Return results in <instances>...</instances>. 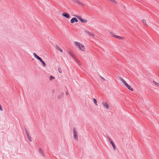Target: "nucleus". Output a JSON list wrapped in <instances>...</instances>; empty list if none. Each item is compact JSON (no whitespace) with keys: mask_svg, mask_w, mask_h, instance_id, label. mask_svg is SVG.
<instances>
[{"mask_svg":"<svg viewBox=\"0 0 159 159\" xmlns=\"http://www.w3.org/2000/svg\"><path fill=\"white\" fill-rule=\"evenodd\" d=\"M74 44L76 46L79 48V49L82 51L85 52V48L84 45L78 42H75Z\"/></svg>","mask_w":159,"mask_h":159,"instance_id":"1","label":"nucleus"},{"mask_svg":"<svg viewBox=\"0 0 159 159\" xmlns=\"http://www.w3.org/2000/svg\"><path fill=\"white\" fill-rule=\"evenodd\" d=\"M80 32L81 34H83L85 33L86 34H88L89 36H91L93 37H95V34H94L91 33V32H89L88 31H87L84 29L80 30Z\"/></svg>","mask_w":159,"mask_h":159,"instance_id":"2","label":"nucleus"},{"mask_svg":"<svg viewBox=\"0 0 159 159\" xmlns=\"http://www.w3.org/2000/svg\"><path fill=\"white\" fill-rule=\"evenodd\" d=\"M33 55L35 58L40 61L42 64L43 67H44L46 66V64L45 62L42 60L41 57L38 56L35 53H33Z\"/></svg>","mask_w":159,"mask_h":159,"instance_id":"3","label":"nucleus"},{"mask_svg":"<svg viewBox=\"0 0 159 159\" xmlns=\"http://www.w3.org/2000/svg\"><path fill=\"white\" fill-rule=\"evenodd\" d=\"M121 81L122 82V83L126 86L127 88L130 91H133V89L129 85H128L126 82L122 78L121 79Z\"/></svg>","mask_w":159,"mask_h":159,"instance_id":"4","label":"nucleus"},{"mask_svg":"<svg viewBox=\"0 0 159 159\" xmlns=\"http://www.w3.org/2000/svg\"><path fill=\"white\" fill-rule=\"evenodd\" d=\"M73 138L74 139L77 141L78 140V136L77 134V132L75 128H73Z\"/></svg>","mask_w":159,"mask_h":159,"instance_id":"5","label":"nucleus"},{"mask_svg":"<svg viewBox=\"0 0 159 159\" xmlns=\"http://www.w3.org/2000/svg\"><path fill=\"white\" fill-rule=\"evenodd\" d=\"M110 34L113 37L117 38L119 39L123 40L124 39H125L123 37H121V36L117 35L113 32H111Z\"/></svg>","mask_w":159,"mask_h":159,"instance_id":"6","label":"nucleus"},{"mask_svg":"<svg viewBox=\"0 0 159 159\" xmlns=\"http://www.w3.org/2000/svg\"><path fill=\"white\" fill-rule=\"evenodd\" d=\"M61 15L62 16L68 19H70V16L68 13L63 12L61 14Z\"/></svg>","mask_w":159,"mask_h":159,"instance_id":"7","label":"nucleus"},{"mask_svg":"<svg viewBox=\"0 0 159 159\" xmlns=\"http://www.w3.org/2000/svg\"><path fill=\"white\" fill-rule=\"evenodd\" d=\"M73 16H75V17L73 18L70 20H77V19L79 20H84L83 18L80 16L74 15Z\"/></svg>","mask_w":159,"mask_h":159,"instance_id":"8","label":"nucleus"},{"mask_svg":"<svg viewBox=\"0 0 159 159\" xmlns=\"http://www.w3.org/2000/svg\"><path fill=\"white\" fill-rule=\"evenodd\" d=\"M102 104L104 107L106 109H108L109 108V106L107 102H102Z\"/></svg>","mask_w":159,"mask_h":159,"instance_id":"9","label":"nucleus"},{"mask_svg":"<svg viewBox=\"0 0 159 159\" xmlns=\"http://www.w3.org/2000/svg\"><path fill=\"white\" fill-rule=\"evenodd\" d=\"M68 52L69 54L71 56V57L73 58L75 57V55L74 52L71 51V50H69L68 51Z\"/></svg>","mask_w":159,"mask_h":159,"instance_id":"10","label":"nucleus"},{"mask_svg":"<svg viewBox=\"0 0 159 159\" xmlns=\"http://www.w3.org/2000/svg\"><path fill=\"white\" fill-rule=\"evenodd\" d=\"M74 2L81 6H84V5L79 0H74Z\"/></svg>","mask_w":159,"mask_h":159,"instance_id":"11","label":"nucleus"},{"mask_svg":"<svg viewBox=\"0 0 159 159\" xmlns=\"http://www.w3.org/2000/svg\"><path fill=\"white\" fill-rule=\"evenodd\" d=\"M109 140L110 141V143L112 145L113 148L114 149V150H115L116 147L115 145V144H114L113 141L111 139H109Z\"/></svg>","mask_w":159,"mask_h":159,"instance_id":"12","label":"nucleus"},{"mask_svg":"<svg viewBox=\"0 0 159 159\" xmlns=\"http://www.w3.org/2000/svg\"><path fill=\"white\" fill-rule=\"evenodd\" d=\"M73 59L79 64L80 65V61L78 59L76 58V56L75 57V58H74Z\"/></svg>","mask_w":159,"mask_h":159,"instance_id":"13","label":"nucleus"},{"mask_svg":"<svg viewBox=\"0 0 159 159\" xmlns=\"http://www.w3.org/2000/svg\"><path fill=\"white\" fill-rule=\"evenodd\" d=\"M93 102L95 104V105L96 106H98V104H97V102L96 100L94 98H93Z\"/></svg>","mask_w":159,"mask_h":159,"instance_id":"14","label":"nucleus"},{"mask_svg":"<svg viewBox=\"0 0 159 159\" xmlns=\"http://www.w3.org/2000/svg\"><path fill=\"white\" fill-rule=\"evenodd\" d=\"M147 23L148 24H146V26H148L149 25H151V22L150 21V20H146Z\"/></svg>","mask_w":159,"mask_h":159,"instance_id":"15","label":"nucleus"},{"mask_svg":"<svg viewBox=\"0 0 159 159\" xmlns=\"http://www.w3.org/2000/svg\"><path fill=\"white\" fill-rule=\"evenodd\" d=\"M27 137L29 141L30 142H32V140L29 134H28V135H27Z\"/></svg>","mask_w":159,"mask_h":159,"instance_id":"16","label":"nucleus"},{"mask_svg":"<svg viewBox=\"0 0 159 159\" xmlns=\"http://www.w3.org/2000/svg\"><path fill=\"white\" fill-rule=\"evenodd\" d=\"M56 48L60 52H62V50L61 49L59 46H56Z\"/></svg>","mask_w":159,"mask_h":159,"instance_id":"17","label":"nucleus"},{"mask_svg":"<svg viewBox=\"0 0 159 159\" xmlns=\"http://www.w3.org/2000/svg\"><path fill=\"white\" fill-rule=\"evenodd\" d=\"M153 82L156 86H159V84H158L157 82L155 81H153Z\"/></svg>","mask_w":159,"mask_h":159,"instance_id":"18","label":"nucleus"},{"mask_svg":"<svg viewBox=\"0 0 159 159\" xmlns=\"http://www.w3.org/2000/svg\"><path fill=\"white\" fill-rule=\"evenodd\" d=\"M142 22L143 23V25L146 26V24H148L147 23L146 20H142Z\"/></svg>","mask_w":159,"mask_h":159,"instance_id":"19","label":"nucleus"},{"mask_svg":"<svg viewBox=\"0 0 159 159\" xmlns=\"http://www.w3.org/2000/svg\"><path fill=\"white\" fill-rule=\"evenodd\" d=\"M111 2L114 3L115 4H117V3L116 2L115 0H109Z\"/></svg>","mask_w":159,"mask_h":159,"instance_id":"20","label":"nucleus"},{"mask_svg":"<svg viewBox=\"0 0 159 159\" xmlns=\"http://www.w3.org/2000/svg\"><path fill=\"white\" fill-rule=\"evenodd\" d=\"M55 78L52 75H51L49 79L50 80H52L53 79H54Z\"/></svg>","mask_w":159,"mask_h":159,"instance_id":"21","label":"nucleus"},{"mask_svg":"<svg viewBox=\"0 0 159 159\" xmlns=\"http://www.w3.org/2000/svg\"><path fill=\"white\" fill-rule=\"evenodd\" d=\"M78 20H70V22L71 23H74L75 22H77Z\"/></svg>","mask_w":159,"mask_h":159,"instance_id":"22","label":"nucleus"},{"mask_svg":"<svg viewBox=\"0 0 159 159\" xmlns=\"http://www.w3.org/2000/svg\"><path fill=\"white\" fill-rule=\"evenodd\" d=\"M81 22L83 23H86L87 20H81Z\"/></svg>","mask_w":159,"mask_h":159,"instance_id":"23","label":"nucleus"},{"mask_svg":"<svg viewBox=\"0 0 159 159\" xmlns=\"http://www.w3.org/2000/svg\"><path fill=\"white\" fill-rule=\"evenodd\" d=\"M25 131H26V134L27 135H28V134H29L28 132L26 129H25Z\"/></svg>","mask_w":159,"mask_h":159,"instance_id":"24","label":"nucleus"},{"mask_svg":"<svg viewBox=\"0 0 159 159\" xmlns=\"http://www.w3.org/2000/svg\"><path fill=\"white\" fill-rule=\"evenodd\" d=\"M0 110L1 111H2V107L0 105Z\"/></svg>","mask_w":159,"mask_h":159,"instance_id":"25","label":"nucleus"},{"mask_svg":"<svg viewBox=\"0 0 159 159\" xmlns=\"http://www.w3.org/2000/svg\"><path fill=\"white\" fill-rule=\"evenodd\" d=\"M59 70V72L60 73H61V70H60L59 69L58 70Z\"/></svg>","mask_w":159,"mask_h":159,"instance_id":"26","label":"nucleus"},{"mask_svg":"<svg viewBox=\"0 0 159 159\" xmlns=\"http://www.w3.org/2000/svg\"><path fill=\"white\" fill-rule=\"evenodd\" d=\"M102 79L103 80H105V79H104V78H103V77H102Z\"/></svg>","mask_w":159,"mask_h":159,"instance_id":"27","label":"nucleus"}]
</instances>
